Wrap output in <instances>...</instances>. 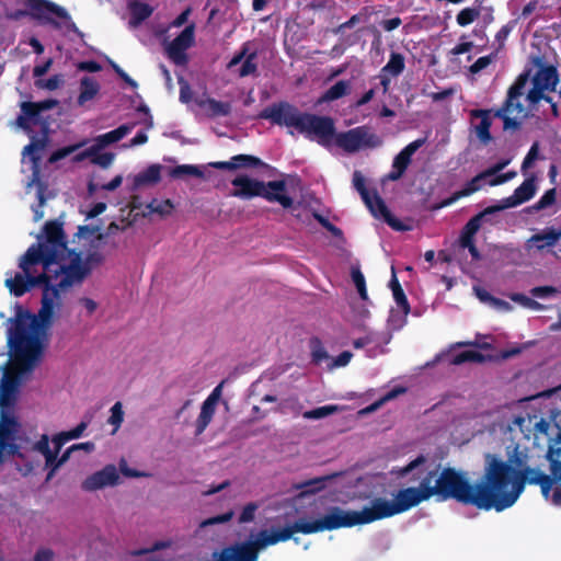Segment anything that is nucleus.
<instances>
[{"instance_id": "9b49d317", "label": "nucleus", "mask_w": 561, "mask_h": 561, "mask_svg": "<svg viewBox=\"0 0 561 561\" xmlns=\"http://www.w3.org/2000/svg\"><path fill=\"white\" fill-rule=\"evenodd\" d=\"M370 523H374L370 506H365L362 511H345L340 506H331L322 517L311 522L307 520L310 534L351 528Z\"/></svg>"}, {"instance_id": "ddd939ff", "label": "nucleus", "mask_w": 561, "mask_h": 561, "mask_svg": "<svg viewBox=\"0 0 561 561\" xmlns=\"http://www.w3.org/2000/svg\"><path fill=\"white\" fill-rule=\"evenodd\" d=\"M422 502H425V500L415 486L399 490L392 501L375 497L370 502L374 522L404 513Z\"/></svg>"}, {"instance_id": "a211bd4d", "label": "nucleus", "mask_w": 561, "mask_h": 561, "mask_svg": "<svg viewBox=\"0 0 561 561\" xmlns=\"http://www.w3.org/2000/svg\"><path fill=\"white\" fill-rule=\"evenodd\" d=\"M536 176L530 175L518 187L515 188L513 195L503 198L501 204L492 205L484 209L490 215H493L506 208L516 207L531 199L536 194Z\"/></svg>"}, {"instance_id": "79ce46f5", "label": "nucleus", "mask_w": 561, "mask_h": 561, "mask_svg": "<svg viewBox=\"0 0 561 561\" xmlns=\"http://www.w3.org/2000/svg\"><path fill=\"white\" fill-rule=\"evenodd\" d=\"M146 208L150 214H159L160 216H168L173 209V204L170 199L158 201L152 199L147 204Z\"/></svg>"}, {"instance_id": "c85d7f7f", "label": "nucleus", "mask_w": 561, "mask_h": 561, "mask_svg": "<svg viewBox=\"0 0 561 561\" xmlns=\"http://www.w3.org/2000/svg\"><path fill=\"white\" fill-rule=\"evenodd\" d=\"M559 241L558 230L548 228L540 233L533 234L528 241V248L536 247L538 251H542L546 248H552Z\"/></svg>"}, {"instance_id": "5fc2aeb1", "label": "nucleus", "mask_w": 561, "mask_h": 561, "mask_svg": "<svg viewBox=\"0 0 561 561\" xmlns=\"http://www.w3.org/2000/svg\"><path fill=\"white\" fill-rule=\"evenodd\" d=\"M393 299L397 304V306L401 309V311L407 316L411 311L410 304L408 301V298L404 294L403 288H397V290L392 291Z\"/></svg>"}, {"instance_id": "1a4fd4ad", "label": "nucleus", "mask_w": 561, "mask_h": 561, "mask_svg": "<svg viewBox=\"0 0 561 561\" xmlns=\"http://www.w3.org/2000/svg\"><path fill=\"white\" fill-rule=\"evenodd\" d=\"M231 184L234 190L231 195L241 199H251L262 197L270 203H278L284 209H289L294 205V199L287 194V184L284 180L260 181L251 179L248 175H238Z\"/></svg>"}, {"instance_id": "0eeeda50", "label": "nucleus", "mask_w": 561, "mask_h": 561, "mask_svg": "<svg viewBox=\"0 0 561 561\" xmlns=\"http://www.w3.org/2000/svg\"><path fill=\"white\" fill-rule=\"evenodd\" d=\"M546 474L539 468L531 467L529 463L516 470L510 484L501 486L500 490H488L480 495V511L503 512L512 507L523 494L527 484L537 485Z\"/></svg>"}, {"instance_id": "774afa93", "label": "nucleus", "mask_w": 561, "mask_h": 561, "mask_svg": "<svg viewBox=\"0 0 561 561\" xmlns=\"http://www.w3.org/2000/svg\"><path fill=\"white\" fill-rule=\"evenodd\" d=\"M35 450L41 453L43 456L48 455L53 450L49 447V437L46 434H43L41 438L35 444Z\"/></svg>"}, {"instance_id": "423d86ee", "label": "nucleus", "mask_w": 561, "mask_h": 561, "mask_svg": "<svg viewBox=\"0 0 561 561\" xmlns=\"http://www.w3.org/2000/svg\"><path fill=\"white\" fill-rule=\"evenodd\" d=\"M507 460L495 455H485V467L481 478L476 482L479 496L488 490H500L501 486L510 484L512 476L516 470L526 467L530 461L529 449L517 443L506 447Z\"/></svg>"}, {"instance_id": "de8ad7c7", "label": "nucleus", "mask_w": 561, "mask_h": 561, "mask_svg": "<svg viewBox=\"0 0 561 561\" xmlns=\"http://www.w3.org/2000/svg\"><path fill=\"white\" fill-rule=\"evenodd\" d=\"M255 58H256V53H251L245 57V59L240 68V71H239V76L241 78L254 75L256 72L257 65L255 62Z\"/></svg>"}, {"instance_id": "2f4dec72", "label": "nucleus", "mask_w": 561, "mask_h": 561, "mask_svg": "<svg viewBox=\"0 0 561 561\" xmlns=\"http://www.w3.org/2000/svg\"><path fill=\"white\" fill-rule=\"evenodd\" d=\"M136 126L135 123L133 124H123L118 126L117 128L102 134L96 138V145L98 148H104L111 144L117 142L121 139H123L126 135H128L134 127Z\"/></svg>"}, {"instance_id": "bf43d9fd", "label": "nucleus", "mask_w": 561, "mask_h": 561, "mask_svg": "<svg viewBox=\"0 0 561 561\" xmlns=\"http://www.w3.org/2000/svg\"><path fill=\"white\" fill-rule=\"evenodd\" d=\"M45 139H33L27 146L24 147L23 153L32 156V159L36 161L38 157H36L34 153L43 150L45 148Z\"/></svg>"}, {"instance_id": "a878e982", "label": "nucleus", "mask_w": 561, "mask_h": 561, "mask_svg": "<svg viewBox=\"0 0 561 561\" xmlns=\"http://www.w3.org/2000/svg\"><path fill=\"white\" fill-rule=\"evenodd\" d=\"M491 110H472L470 115L473 118H480V123L474 127L478 139L483 144L488 145L492 140L491 126L492 121L490 118Z\"/></svg>"}, {"instance_id": "4be33fe9", "label": "nucleus", "mask_w": 561, "mask_h": 561, "mask_svg": "<svg viewBox=\"0 0 561 561\" xmlns=\"http://www.w3.org/2000/svg\"><path fill=\"white\" fill-rule=\"evenodd\" d=\"M119 482V474L114 465H107L103 469L92 473L82 482V490L91 492L105 486H114Z\"/></svg>"}, {"instance_id": "cd10ccee", "label": "nucleus", "mask_w": 561, "mask_h": 561, "mask_svg": "<svg viewBox=\"0 0 561 561\" xmlns=\"http://www.w3.org/2000/svg\"><path fill=\"white\" fill-rule=\"evenodd\" d=\"M161 169L160 164H151L146 170L139 172L134 178L131 190L159 183L161 180Z\"/></svg>"}, {"instance_id": "9d476101", "label": "nucleus", "mask_w": 561, "mask_h": 561, "mask_svg": "<svg viewBox=\"0 0 561 561\" xmlns=\"http://www.w3.org/2000/svg\"><path fill=\"white\" fill-rule=\"evenodd\" d=\"M530 79V70L518 75L514 83L508 88L505 101L502 106L494 110L493 115L503 121V129L516 131L522 127V119L525 117V107L520 98Z\"/></svg>"}, {"instance_id": "a18cd8bd", "label": "nucleus", "mask_w": 561, "mask_h": 561, "mask_svg": "<svg viewBox=\"0 0 561 561\" xmlns=\"http://www.w3.org/2000/svg\"><path fill=\"white\" fill-rule=\"evenodd\" d=\"M556 198H557V191H556V188H550V190L546 191L543 193V195L539 198V201L536 202L531 206V209H534L535 211H539L541 209H545V208L553 205L556 203Z\"/></svg>"}, {"instance_id": "bb28decb", "label": "nucleus", "mask_w": 561, "mask_h": 561, "mask_svg": "<svg viewBox=\"0 0 561 561\" xmlns=\"http://www.w3.org/2000/svg\"><path fill=\"white\" fill-rule=\"evenodd\" d=\"M424 144L423 139H416L409 145H407L393 159L392 168L405 173L408 167L412 161L413 154L421 148Z\"/></svg>"}, {"instance_id": "20e7f679", "label": "nucleus", "mask_w": 561, "mask_h": 561, "mask_svg": "<svg viewBox=\"0 0 561 561\" xmlns=\"http://www.w3.org/2000/svg\"><path fill=\"white\" fill-rule=\"evenodd\" d=\"M45 241L32 244L21 257L19 267L26 270L27 265L42 264L43 267L68 266L81 252L69 249L64 230V222L58 219L49 220L44 225Z\"/></svg>"}, {"instance_id": "603ef678", "label": "nucleus", "mask_w": 561, "mask_h": 561, "mask_svg": "<svg viewBox=\"0 0 561 561\" xmlns=\"http://www.w3.org/2000/svg\"><path fill=\"white\" fill-rule=\"evenodd\" d=\"M124 421V412H123V405L121 402H116L111 408V416L108 419V423L114 425L115 430L114 432L122 425Z\"/></svg>"}, {"instance_id": "ea45409f", "label": "nucleus", "mask_w": 561, "mask_h": 561, "mask_svg": "<svg viewBox=\"0 0 561 561\" xmlns=\"http://www.w3.org/2000/svg\"><path fill=\"white\" fill-rule=\"evenodd\" d=\"M184 175L203 178L204 172L197 165L193 164H181L170 170V176L173 179H180Z\"/></svg>"}, {"instance_id": "412c9836", "label": "nucleus", "mask_w": 561, "mask_h": 561, "mask_svg": "<svg viewBox=\"0 0 561 561\" xmlns=\"http://www.w3.org/2000/svg\"><path fill=\"white\" fill-rule=\"evenodd\" d=\"M25 371L19 370L15 367V359H13L12 368L10 371L5 373L1 379L0 385V407L9 408L12 405L16 399L18 389L20 386V377Z\"/></svg>"}, {"instance_id": "b1692460", "label": "nucleus", "mask_w": 561, "mask_h": 561, "mask_svg": "<svg viewBox=\"0 0 561 561\" xmlns=\"http://www.w3.org/2000/svg\"><path fill=\"white\" fill-rule=\"evenodd\" d=\"M19 422L14 416H9L2 413L1 422H0V447L5 449L9 447L11 454H15L18 451V446L10 442L15 439V433L19 428Z\"/></svg>"}, {"instance_id": "dca6fc26", "label": "nucleus", "mask_w": 561, "mask_h": 561, "mask_svg": "<svg viewBox=\"0 0 561 561\" xmlns=\"http://www.w3.org/2000/svg\"><path fill=\"white\" fill-rule=\"evenodd\" d=\"M536 65L539 67L531 78V89L526 94V100L534 107L541 100L551 102L552 98L546 94V91L553 92L559 83V73L553 65H546L540 58H537Z\"/></svg>"}, {"instance_id": "052dcab7", "label": "nucleus", "mask_w": 561, "mask_h": 561, "mask_svg": "<svg viewBox=\"0 0 561 561\" xmlns=\"http://www.w3.org/2000/svg\"><path fill=\"white\" fill-rule=\"evenodd\" d=\"M178 82L180 85V101L182 103H188L192 100V89L190 83L182 76L178 78Z\"/></svg>"}, {"instance_id": "58836bf2", "label": "nucleus", "mask_w": 561, "mask_h": 561, "mask_svg": "<svg viewBox=\"0 0 561 561\" xmlns=\"http://www.w3.org/2000/svg\"><path fill=\"white\" fill-rule=\"evenodd\" d=\"M485 357L482 353L478 352V351H463V352H460L458 354H456L455 356H453L451 360H450V364L453 365H461V364H465V363H482L484 362Z\"/></svg>"}, {"instance_id": "f03ea898", "label": "nucleus", "mask_w": 561, "mask_h": 561, "mask_svg": "<svg viewBox=\"0 0 561 561\" xmlns=\"http://www.w3.org/2000/svg\"><path fill=\"white\" fill-rule=\"evenodd\" d=\"M75 256L68 266L43 267V273L36 276L31 274L32 265H27L26 270H22L23 273H16L13 278H8L5 286L15 297L23 296L31 288L41 287L43 293L38 318L43 323H49L55 307L60 304L61 294L81 284L89 275V268L80 262V256Z\"/></svg>"}, {"instance_id": "680f3d73", "label": "nucleus", "mask_w": 561, "mask_h": 561, "mask_svg": "<svg viewBox=\"0 0 561 561\" xmlns=\"http://www.w3.org/2000/svg\"><path fill=\"white\" fill-rule=\"evenodd\" d=\"M493 60V55L478 58L469 68L470 72L476 75L485 69Z\"/></svg>"}, {"instance_id": "49530a36", "label": "nucleus", "mask_w": 561, "mask_h": 561, "mask_svg": "<svg viewBox=\"0 0 561 561\" xmlns=\"http://www.w3.org/2000/svg\"><path fill=\"white\" fill-rule=\"evenodd\" d=\"M311 347H312L311 356H312L313 363L320 364L323 360L328 359V357H329L328 352L322 346V343L319 339L316 337V339L311 340Z\"/></svg>"}, {"instance_id": "f257e3e1", "label": "nucleus", "mask_w": 561, "mask_h": 561, "mask_svg": "<svg viewBox=\"0 0 561 561\" xmlns=\"http://www.w3.org/2000/svg\"><path fill=\"white\" fill-rule=\"evenodd\" d=\"M425 456L420 455L399 470L400 477L411 474L409 482L419 481L415 486L425 501L436 496L438 501L454 500L466 506L480 510V496L477 483L472 482L468 472L453 467H445L438 472L439 466L424 468Z\"/></svg>"}, {"instance_id": "864d4df0", "label": "nucleus", "mask_w": 561, "mask_h": 561, "mask_svg": "<svg viewBox=\"0 0 561 561\" xmlns=\"http://www.w3.org/2000/svg\"><path fill=\"white\" fill-rule=\"evenodd\" d=\"M232 517H233V511H228V512H226L224 514H220V515L213 516V517H209L207 519H204L199 524V527L201 528H205V527L217 525V524H225V523L230 522L232 519Z\"/></svg>"}, {"instance_id": "72a5a7b5", "label": "nucleus", "mask_w": 561, "mask_h": 561, "mask_svg": "<svg viewBox=\"0 0 561 561\" xmlns=\"http://www.w3.org/2000/svg\"><path fill=\"white\" fill-rule=\"evenodd\" d=\"M196 103L199 107L207 108L211 117L228 116L231 113V104L229 102L207 98L206 100H198Z\"/></svg>"}, {"instance_id": "e433bc0d", "label": "nucleus", "mask_w": 561, "mask_h": 561, "mask_svg": "<svg viewBox=\"0 0 561 561\" xmlns=\"http://www.w3.org/2000/svg\"><path fill=\"white\" fill-rule=\"evenodd\" d=\"M351 89L350 82L345 80H340L335 82L332 87H330L321 96V102H331L339 100L346 94H348Z\"/></svg>"}, {"instance_id": "a19ab883", "label": "nucleus", "mask_w": 561, "mask_h": 561, "mask_svg": "<svg viewBox=\"0 0 561 561\" xmlns=\"http://www.w3.org/2000/svg\"><path fill=\"white\" fill-rule=\"evenodd\" d=\"M340 408L334 404L322 405L302 413V416L307 420H320L337 412Z\"/></svg>"}, {"instance_id": "f8f14e48", "label": "nucleus", "mask_w": 561, "mask_h": 561, "mask_svg": "<svg viewBox=\"0 0 561 561\" xmlns=\"http://www.w3.org/2000/svg\"><path fill=\"white\" fill-rule=\"evenodd\" d=\"M30 16L41 24L51 25L54 28L65 26L68 31L82 37L83 33L72 21L69 12L50 0H26Z\"/></svg>"}, {"instance_id": "8fccbe9b", "label": "nucleus", "mask_w": 561, "mask_h": 561, "mask_svg": "<svg viewBox=\"0 0 561 561\" xmlns=\"http://www.w3.org/2000/svg\"><path fill=\"white\" fill-rule=\"evenodd\" d=\"M64 83V77L61 75H54L47 80H36L35 84L38 88L46 89L49 91H54L58 89Z\"/></svg>"}, {"instance_id": "c9c22d12", "label": "nucleus", "mask_w": 561, "mask_h": 561, "mask_svg": "<svg viewBox=\"0 0 561 561\" xmlns=\"http://www.w3.org/2000/svg\"><path fill=\"white\" fill-rule=\"evenodd\" d=\"M334 476H323L304 481L296 485L297 490H300L299 495L316 494L317 492L325 488L327 481L333 479Z\"/></svg>"}, {"instance_id": "c03bdc74", "label": "nucleus", "mask_w": 561, "mask_h": 561, "mask_svg": "<svg viewBox=\"0 0 561 561\" xmlns=\"http://www.w3.org/2000/svg\"><path fill=\"white\" fill-rule=\"evenodd\" d=\"M484 171L477 174L470 181H468L465 186L460 190L461 194L466 197L476 192H478L482 187V182L486 179Z\"/></svg>"}, {"instance_id": "2eb2a0df", "label": "nucleus", "mask_w": 561, "mask_h": 561, "mask_svg": "<svg viewBox=\"0 0 561 561\" xmlns=\"http://www.w3.org/2000/svg\"><path fill=\"white\" fill-rule=\"evenodd\" d=\"M353 186L359 193L363 202L374 217H381L397 231H404L407 229L404 225L391 214L378 192L376 190L369 191L366 187V180L360 171L353 173Z\"/></svg>"}, {"instance_id": "39448f33", "label": "nucleus", "mask_w": 561, "mask_h": 561, "mask_svg": "<svg viewBox=\"0 0 561 561\" xmlns=\"http://www.w3.org/2000/svg\"><path fill=\"white\" fill-rule=\"evenodd\" d=\"M296 533L310 535L307 520L298 519L293 525L272 529L271 533L263 529L257 534L255 539L226 547L218 554H214V558L215 561H257L259 553L262 549L267 546L287 541L291 539Z\"/></svg>"}, {"instance_id": "6e6552de", "label": "nucleus", "mask_w": 561, "mask_h": 561, "mask_svg": "<svg viewBox=\"0 0 561 561\" xmlns=\"http://www.w3.org/2000/svg\"><path fill=\"white\" fill-rule=\"evenodd\" d=\"M37 327L38 318L26 312L18 316L9 331L8 344L21 371H30L41 354L39 340L31 331Z\"/></svg>"}, {"instance_id": "3c124183", "label": "nucleus", "mask_w": 561, "mask_h": 561, "mask_svg": "<svg viewBox=\"0 0 561 561\" xmlns=\"http://www.w3.org/2000/svg\"><path fill=\"white\" fill-rule=\"evenodd\" d=\"M81 146H82L81 144H77V145H70V146L62 147V148L55 150L49 157V162L55 163L59 160L65 159L66 157L70 156L72 152H75L77 149H79Z\"/></svg>"}, {"instance_id": "4468645a", "label": "nucleus", "mask_w": 561, "mask_h": 561, "mask_svg": "<svg viewBox=\"0 0 561 561\" xmlns=\"http://www.w3.org/2000/svg\"><path fill=\"white\" fill-rule=\"evenodd\" d=\"M332 140H334L336 147L341 148L346 153L376 149L383 144L382 138L368 125L357 126L340 133H336V128L334 127Z\"/></svg>"}, {"instance_id": "473e14b6", "label": "nucleus", "mask_w": 561, "mask_h": 561, "mask_svg": "<svg viewBox=\"0 0 561 561\" xmlns=\"http://www.w3.org/2000/svg\"><path fill=\"white\" fill-rule=\"evenodd\" d=\"M100 92L99 82L91 77H83L80 80V93L77 100L78 105L82 106L93 100Z\"/></svg>"}, {"instance_id": "6e6d98bb", "label": "nucleus", "mask_w": 561, "mask_h": 561, "mask_svg": "<svg viewBox=\"0 0 561 561\" xmlns=\"http://www.w3.org/2000/svg\"><path fill=\"white\" fill-rule=\"evenodd\" d=\"M21 111L22 114H24L30 121H33L34 123L37 122V118L39 116V111L37 107V104L35 102H23L21 104Z\"/></svg>"}, {"instance_id": "338daca9", "label": "nucleus", "mask_w": 561, "mask_h": 561, "mask_svg": "<svg viewBox=\"0 0 561 561\" xmlns=\"http://www.w3.org/2000/svg\"><path fill=\"white\" fill-rule=\"evenodd\" d=\"M511 162V159H501L495 164L491 165L486 170H484V173L488 178L490 176H496L499 172H501L503 169H505Z\"/></svg>"}, {"instance_id": "aec40b11", "label": "nucleus", "mask_w": 561, "mask_h": 561, "mask_svg": "<svg viewBox=\"0 0 561 561\" xmlns=\"http://www.w3.org/2000/svg\"><path fill=\"white\" fill-rule=\"evenodd\" d=\"M485 215H490L485 209L474 215L468 220L460 232L459 244L461 248L468 249L473 261H479L481 259V254L474 244V236L481 228L482 220Z\"/></svg>"}, {"instance_id": "69168bd1", "label": "nucleus", "mask_w": 561, "mask_h": 561, "mask_svg": "<svg viewBox=\"0 0 561 561\" xmlns=\"http://www.w3.org/2000/svg\"><path fill=\"white\" fill-rule=\"evenodd\" d=\"M517 175V172L512 170L506 173L497 174L489 181L490 186H497L513 180Z\"/></svg>"}, {"instance_id": "4d7b16f0", "label": "nucleus", "mask_w": 561, "mask_h": 561, "mask_svg": "<svg viewBox=\"0 0 561 561\" xmlns=\"http://www.w3.org/2000/svg\"><path fill=\"white\" fill-rule=\"evenodd\" d=\"M539 142L535 141L522 163V171L525 172L538 159Z\"/></svg>"}, {"instance_id": "7ed1b4c3", "label": "nucleus", "mask_w": 561, "mask_h": 561, "mask_svg": "<svg viewBox=\"0 0 561 561\" xmlns=\"http://www.w3.org/2000/svg\"><path fill=\"white\" fill-rule=\"evenodd\" d=\"M259 118L266 119L273 125L295 128L310 140H316L320 146L329 148L334 133V119L312 113L301 112L295 105L280 101L263 108Z\"/></svg>"}, {"instance_id": "c756f323", "label": "nucleus", "mask_w": 561, "mask_h": 561, "mask_svg": "<svg viewBox=\"0 0 561 561\" xmlns=\"http://www.w3.org/2000/svg\"><path fill=\"white\" fill-rule=\"evenodd\" d=\"M101 148H98V145L90 147L85 151L79 153L76 156V161H82L85 158H91V162L93 164L100 165L104 169L108 168L112 162L114 161L115 154L112 152H103L100 153L99 150Z\"/></svg>"}, {"instance_id": "f704fd0d", "label": "nucleus", "mask_w": 561, "mask_h": 561, "mask_svg": "<svg viewBox=\"0 0 561 561\" xmlns=\"http://www.w3.org/2000/svg\"><path fill=\"white\" fill-rule=\"evenodd\" d=\"M405 68L404 56L400 53L391 51L388 62L381 68V73H386L393 78L399 77Z\"/></svg>"}, {"instance_id": "13d9d810", "label": "nucleus", "mask_w": 561, "mask_h": 561, "mask_svg": "<svg viewBox=\"0 0 561 561\" xmlns=\"http://www.w3.org/2000/svg\"><path fill=\"white\" fill-rule=\"evenodd\" d=\"M45 139H33L27 146L24 147L23 153L32 156V159L36 161L38 157H36L34 153L43 150L45 148Z\"/></svg>"}, {"instance_id": "09e8293b", "label": "nucleus", "mask_w": 561, "mask_h": 561, "mask_svg": "<svg viewBox=\"0 0 561 561\" xmlns=\"http://www.w3.org/2000/svg\"><path fill=\"white\" fill-rule=\"evenodd\" d=\"M259 510V504L255 502H250L244 505L242 512L239 515V523L247 524L251 523L255 518V513Z\"/></svg>"}, {"instance_id": "e2e57ef3", "label": "nucleus", "mask_w": 561, "mask_h": 561, "mask_svg": "<svg viewBox=\"0 0 561 561\" xmlns=\"http://www.w3.org/2000/svg\"><path fill=\"white\" fill-rule=\"evenodd\" d=\"M88 425L89 421H81L75 428L65 431L64 435L66 436V439L71 440L81 437Z\"/></svg>"}, {"instance_id": "4c0bfd02", "label": "nucleus", "mask_w": 561, "mask_h": 561, "mask_svg": "<svg viewBox=\"0 0 561 561\" xmlns=\"http://www.w3.org/2000/svg\"><path fill=\"white\" fill-rule=\"evenodd\" d=\"M216 407L207 402H203L201 413L196 420V435H201L211 422Z\"/></svg>"}, {"instance_id": "f3484780", "label": "nucleus", "mask_w": 561, "mask_h": 561, "mask_svg": "<svg viewBox=\"0 0 561 561\" xmlns=\"http://www.w3.org/2000/svg\"><path fill=\"white\" fill-rule=\"evenodd\" d=\"M546 437L548 438L546 459L549 462L550 474H546L537 485L540 486L542 497L550 501L554 485L561 482V443H557L553 435Z\"/></svg>"}, {"instance_id": "0e129e2a", "label": "nucleus", "mask_w": 561, "mask_h": 561, "mask_svg": "<svg viewBox=\"0 0 561 561\" xmlns=\"http://www.w3.org/2000/svg\"><path fill=\"white\" fill-rule=\"evenodd\" d=\"M530 294L537 298H546L557 294V288L553 286H537L530 289Z\"/></svg>"}, {"instance_id": "7c9ffc66", "label": "nucleus", "mask_w": 561, "mask_h": 561, "mask_svg": "<svg viewBox=\"0 0 561 561\" xmlns=\"http://www.w3.org/2000/svg\"><path fill=\"white\" fill-rule=\"evenodd\" d=\"M128 9L130 11L129 25L131 27L139 26L144 21L149 19L153 12L152 7L138 0L130 1Z\"/></svg>"}, {"instance_id": "37998d69", "label": "nucleus", "mask_w": 561, "mask_h": 561, "mask_svg": "<svg viewBox=\"0 0 561 561\" xmlns=\"http://www.w3.org/2000/svg\"><path fill=\"white\" fill-rule=\"evenodd\" d=\"M480 16L479 8H465L462 9L456 18L458 25L467 26L473 23Z\"/></svg>"}, {"instance_id": "393cba45", "label": "nucleus", "mask_w": 561, "mask_h": 561, "mask_svg": "<svg viewBox=\"0 0 561 561\" xmlns=\"http://www.w3.org/2000/svg\"><path fill=\"white\" fill-rule=\"evenodd\" d=\"M535 435H553L561 443V411L551 410L548 419L541 417L534 426Z\"/></svg>"}, {"instance_id": "5701e85b", "label": "nucleus", "mask_w": 561, "mask_h": 561, "mask_svg": "<svg viewBox=\"0 0 561 561\" xmlns=\"http://www.w3.org/2000/svg\"><path fill=\"white\" fill-rule=\"evenodd\" d=\"M209 165L218 170L233 171L240 168H267L268 165L260 158L251 154H237L229 161L210 162Z\"/></svg>"}, {"instance_id": "6ab92c4d", "label": "nucleus", "mask_w": 561, "mask_h": 561, "mask_svg": "<svg viewBox=\"0 0 561 561\" xmlns=\"http://www.w3.org/2000/svg\"><path fill=\"white\" fill-rule=\"evenodd\" d=\"M194 44V24L186 26L165 48L169 59L176 66H186V50Z\"/></svg>"}]
</instances>
